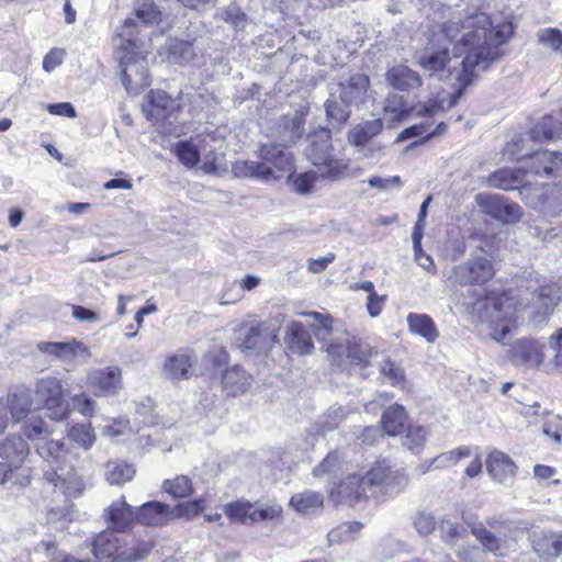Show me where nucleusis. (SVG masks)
<instances>
[{"mask_svg":"<svg viewBox=\"0 0 562 562\" xmlns=\"http://www.w3.org/2000/svg\"><path fill=\"white\" fill-rule=\"evenodd\" d=\"M4 406L3 413L10 414L13 423H21L30 414L33 405L31 391L25 386H18L10 391L5 398H0Z\"/></svg>","mask_w":562,"mask_h":562,"instance_id":"6ab92c4d","label":"nucleus"},{"mask_svg":"<svg viewBox=\"0 0 562 562\" xmlns=\"http://www.w3.org/2000/svg\"><path fill=\"white\" fill-rule=\"evenodd\" d=\"M176 155L188 168L196 166L200 160L198 148L190 142H179L176 146Z\"/></svg>","mask_w":562,"mask_h":562,"instance_id":"6e6d98bb","label":"nucleus"},{"mask_svg":"<svg viewBox=\"0 0 562 562\" xmlns=\"http://www.w3.org/2000/svg\"><path fill=\"white\" fill-rule=\"evenodd\" d=\"M347 412L340 405L330 406L325 414H323L318 422L317 426L319 431L325 434L327 431H331L336 429L340 423L346 418Z\"/></svg>","mask_w":562,"mask_h":562,"instance_id":"de8ad7c7","label":"nucleus"},{"mask_svg":"<svg viewBox=\"0 0 562 562\" xmlns=\"http://www.w3.org/2000/svg\"><path fill=\"white\" fill-rule=\"evenodd\" d=\"M29 452V445L21 436H8L0 445V458L4 460L2 464H11L19 468L24 462Z\"/></svg>","mask_w":562,"mask_h":562,"instance_id":"cd10ccee","label":"nucleus"},{"mask_svg":"<svg viewBox=\"0 0 562 562\" xmlns=\"http://www.w3.org/2000/svg\"><path fill=\"white\" fill-rule=\"evenodd\" d=\"M22 432L29 440L41 443L52 434V429L41 416H31L24 419Z\"/></svg>","mask_w":562,"mask_h":562,"instance_id":"a19ab883","label":"nucleus"},{"mask_svg":"<svg viewBox=\"0 0 562 562\" xmlns=\"http://www.w3.org/2000/svg\"><path fill=\"white\" fill-rule=\"evenodd\" d=\"M407 325L411 333L423 337L427 342H435L439 337L435 322L427 314L409 313L407 315Z\"/></svg>","mask_w":562,"mask_h":562,"instance_id":"473e14b6","label":"nucleus"},{"mask_svg":"<svg viewBox=\"0 0 562 562\" xmlns=\"http://www.w3.org/2000/svg\"><path fill=\"white\" fill-rule=\"evenodd\" d=\"M538 37L540 43L562 52V32L560 30L552 27L541 30Z\"/></svg>","mask_w":562,"mask_h":562,"instance_id":"774afa93","label":"nucleus"},{"mask_svg":"<svg viewBox=\"0 0 562 562\" xmlns=\"http://www.w3.org/2000/svg\"><path fill=\"white\" fill-rule=\"evenodd\" d=\"M38 350L53 356L63 362H69L77 358L88 360L91 357L90 348L76 338L70 341H47L38 344Z\"/></svg>","mask_w":562,"mask_h":562,"instance_id":"f3484780","label":"nucleus"},{"mask_svg":"<svg viewBox=\"0 0 562 562\" xmlns=\"http://www.w3.org/2000/svg\"><path fill=\"white\" fill-rule=\"evenodd\" d=\"M474 537L483 546V550L491 552L496 557H505L508 552V541L505 537H498L488 530L483 524L479 522L471 529Z\"/></svg>","mask_w":562,"mask_h":562,"instance_id":"c85d7f7f","label":"nucleus"},{"mask_svg":"<svg viewBox=\"0 0 562 562\" xmlns=\"http://www.w3.org/2000/svg\"><path fill=\"white\" fill-rule=\"evenodd\" d=\"M258 157L263 164L270 166L274 172H291L294 168L292 153L281 144L271 143L261 145L258 150Z\"/></svg>","mask_w":562,"mask_h":562,"instance_id":"aec40b11","label":"nucleus"},{"mask_svg":"<svg viewBox=\"0 0 562 562\" xmlns=\"http://www.w3.org/2000/svg\"><path fill=\"white\" fill-rule=\"evenodd\" d=\"M544 345L532 338L517 339L508 351L509 360L527 369L538 368L544 360Z\"/></svg>","mask_w":562,"mask_h":562,"instance_id":"f8f14e48","label":"nucleus"},{"mask_svg":"<svg viewBox=\"0 0 562 562\" xmlns=\"http://www.w3.org/2000/svg\"><path fill=\"white\" fill-rule=\"evenodd\" d=\"M76 409L86 417H92L95 413L97 403L87 393H79L72 397Z\"/></svg>","mask_w":562,"mask_h":562,"instance_id":"338daca9","label":"nucleus"},{"mask_svg":"<svg viewBox=\"0 0 562 562\" xmlns=\"http://www.w3.org/2000/svg\"><path fill=\"white\" fill-rule=\"evenodd\" d=\"M134 475V467L124 461H109L105 465V477L112 485H120L130 482Z\"/></svg>","mask_w":562,"mask_h":562,"instance_id":"79ce46f5","label":"nucleus"},{"mask_svg":"<svg viewBox=\"0 0 562 562\" xmlns=\"http://www.w3.org/2000/svg\"><path fill=\"white\" fill-rule=\"evenodd\" d=\"M134 12L136 18L144 24H155L161 20V12L150 0L137 1Z\"/></svg>","mask_w":562,"mask_h":562,"instance_id":"603ef678","label":"nucleus"},{"mask_svg":"<svg viewBox=\"0 0 562 562\" xmlns=\"http://www.w3.org/2000/svg\"><path fill=\"white\" fill-rule=\"evenodd\" d=\"M459 95L456 93L439 94L437 99L414 106L413 111L418 116H434L440 111L449 110L456 105Z\"/></svg>","mask_w":562,"mask_h":562,"instance_id":"58836bf2","label":"nucleus"},{"mask_svg":"<svg viewBox=\"0 0 562 562\" xmlns=\"http://www.w3.org/2000/svg\"><path fill=\"white\" fill-rule=\"evenodd\" d=\"M251 382V375L247 374L238 366L226 369L222 375L223 389L231 396H238L245 393L250 387Z\"/></svg>","mask_w":562,"mask_h":562,"instance_id":"c756f323","label":"nucleus"},{"mask_svg":"<svg viewBox=\"0 0 562 562\" xmlns=\"http://www.w3.org/2000/svg\"><path fill=\"white\" fill-rule=\"evenodd\" d=\"M486 469L491 477L498 483H507L516 474L514 461L506 453L498 450H494L488 454Z\"/></svg>","mask_w":562,"mask_h":562,"instance_id":"a878e982","label":"nucleus"},{"mask_svg":"<svg viewBox=\"0 0 562 562\" xmlns=\"http://www.w3.org/2000/svg\"><path fill=\"white\" fill-rule=\"evenodd\" d=\"M108 528L117 532H126L132 529L136 522V509L131 506L122 496L113 501L102 514Z\"/></svg>","mask_w":562,"mask_h":562,"instance_id":"dca6fc26","label":"nucleus"},{"mask_svg":"<svg viewBox=\"0 0 562 562\" xmlns=\"http://www.w3.org/2000/svg\"><path fill=\"white\" fill-rule=\"evenodd\" d=\"M36 452L47 469L43 477L67 497L81 495L85 483L72 465L68 464L71 447L64 440H45L35 445Z\"/></svg>","mask_w":562,"mask_h":562,"instance_id":"7ed1b4c3","label":"nucleus"},{"mask_svg":"<svg viewBox=\"0 0 562 562\" xmlns=\"http://www.w3.org/2000/svg\"><path fill=\"white\" fill-rule=\"evenodd\" d=\"M68 438L79 445L82 449H91L97 440L94 429L90 423L75 424L67 429Z\"/></svg>","mask_w":562,"mask_h":562,"instance_id":"c03bdc74","label":"nucleus"},{"mask_svg":"<svg viewBox=\"0 0 562 562\" xmlns=\"http://www.w3.org/2000/svg\"><path fill=\"white\" fill-rule=\"evenodd\" d=\"M195 361L189 352H178L166 360L165 372L170 379H186Z\"/></svg>","mask_w":562,"mask_h":562,"instance_id":"4c0bfd02","label":"nucleus"},{"mask_svg":"<svg viewBox=\"0 0 562 562\" xmlns=\"http://www.w3.org/2000/svg\"><path fill=\"white\" fill-rule=\"evenodd\" d=\"M552 122L553 121L551 117H543L540 121V123H538L537 125H535L531 128V131L529 133L530 138L536 143H544V142L553 140L555 137V133H554L553 128L551 127Z\"/></svg>","mask_w":562,"mask_h":562,"instance_id":"bf43d9fd","label":"nucleus"},{"mask_svg":"<svg viewBox=\"0 0 562 562\" xmlns=\"http://www.w3.org/2000/svg\"><path fill=\"white\" fill-rule=\"evenodd\" d=\"M370 85L369 77L364 74H353L348 80L339 82L334 89L339 94L340 99L351 105L362 103L366 99L367 91Z\"/></svg>","mask_w":562,"mask_h":562,"instance_id":"5701e85b","label":"nucleus"},{"mask_svg":"<svg viewBox=\"0 0 562 562\" xmlns=\"http://www.w3.org/2000/svg\"><path fill=\"white\" fill-rule=\"evenodd\" d=\"M162 488L176 498H184L192 494V482L187 475H179L173 480H166Z\"/></svg>","mask_w":562,"mask_h":562,"instance_id":"3c124183","label":"nucleus"},{"mask_svg":"<svg viewBox=\"0 0 562 562\" xmlns=\"http://www.w3.org/2000/svg\"><path fill=\"white\" fill-rule=\"evenodd\" d=\"M87 384L95 396L115 395L122 387V370L117 366L92 369L87 373Z\"/></svg>","mask_w":562,"mask_h":562,"instance_id":"9b49d317","label":"nucleus"},{"mask_svg":"<svg viewBox=\"0 0 562 562\" xmlns=\"http://www.w3.org/2000/svg\"><path fill=\"white\" fill-rule=\"evenodd\" d=\"M484 293V299L474 302L473 308L484 312V317L496 324L491 335L497 341H502L508 335L510 325L516 322L517 311L529 310L530 317L537 322L551 315L562 301V286L555 282L539 286L527 303L518 301L512 295V291L499 295L494 292Z\"/></svg>","mask_w":562,"mask_h":562,"instance_id":"f03ea898","label":"nucleus"},{"mask_svg":"<svg viewBox=\"0 0 562 562\" xmlns=\"http://www.w3.org/2000/svg\"><path fill=\"white\" fill-rule=\"evenodd\" d=\"M512 34V24L494 27L486 13L469 8L445 22L435 34L438 42L442 36L452 45V56L448 47H443L420 57L419 64L431 76L454 80L464 88L502 57L501 46Z\"/></svg>","mask_w":562,"mask_h":562,"instance_id":"f257e3e1","label":"nucleus"},{"mask_svg":"<svg viewBox=\"0 0 562 562\" xmlns=\"http://www.w3.org/2000/svg\"><path fill=\"white\" fill-rule=\"evenodd\" d=\"M232 172L237 178H251L262 181L281 178V176L274 173L270 166H267L262 161L236 160L232 165Z\"/></svg>","mask_w":562,"mask_h":562,"instance_id":"bb28decb","label":"nucleus"},{"mask_svg":"<svg viewBox=\"0 0 562 562\" xmlns=\"http://www.w3.org/2000/svg\"><path fill=\"white\" fill-rule=\"evenodd\" d=\"M383 111L387 114H392L394 121H402L408 115V110L404 102L403 97L393 93L390 94L384 102Z\"/></svg>","mask_w":562,"mask_h":562,"instance_id":"5fc2aeb1","label":"nucleus"},{"mask_svg":"<svg viewBox=\"0 0 562 562\" xmlns=\"http://www.w3.org/2000/svg\"><path fill=\"white\" fill-rule=\"evenodd\" d=\"M381 423L387 435L396 436L406 429L408 416L402 405L394 404L384 411L381 417Z\"/></svg>","mask_w":562,"mask_h":562,"instance_id":"72a5a7b5","label":"nucleus"},{"mask_svg":"<svg viewBox=\"0 0 562 562\" xmlns=\"http://www.w3.org/2000/svg\"><path fill=\"white\" fill-rule=\"evenodd\" d=\"M282 513L281 506L276 503L266 504L258 508H252L249 514V520L251 522H260L265 520H273L278 518Z\"/></svg>","mask_w":562,"mask_h":562,"instance_id":"680f3d73","label":"nucleus"},{"mask_svg":"<svg viewBox=\"0 0 562 562\" xmlns=\"http://www.w3.org/2000/svg\"><path fill=\"white\" fill-rule=\"evenodd\" d=\"M386 83L395 90L411 92L423 85L419 74L404 64H396L385 72Z\"/></svg>","mask_w":562,"mask_h":562,"instance_id":"412c9836","label":"nucleus"},{"mask_svg":"<svg viewBox=\"0 0 562 562\" xmlns=\"http://www.w3.org/2000/svg\"><path fill=\"white\" fill-rule=\"evenodd\" d=\"M30 470L19 465L0 464V485L25 486L30 482Z\"/></svg>","mask_w":562,"mask_h":562,"instance_id":"a18cd8bd","label":"nucleus"},{"mask_svg":"<svg viewBox=\"0 0 562 562\" xmlns=\"http://www.w3.org/2000/svg\"><path fill=\"white\" fill-rule=\"evenodd\" d=\"M406 428L407 431L403 440V446L418 453L426 441L428 430L418 425L407 426Z\"/></svg>","mask_w":562,"mask_h":562,"instance_id":"864d4df0","label":"nucleus"},{"mask_svg":"<svg viewBox=\"0 0 562 562\" xmlns=\"http://www.w3.org/2000/svg\"><path fill=\"white\" fill-rule=\"evenodd\" d=\"M280 327L272 322H261L251 326L245 334L241 348L260 353L268 351L278 340Z\"/></svg>","mask_w":562,"mask_h":562,"instance_id":"ddd939ff","label":"nucleus"},{"mask_svg":"<svg viewBox=\"0 0 562 562\" xmlns=\"http://www.w3.org/2000/svg\"><path fill=\"white\" fill-rule=\"evenodd\" d=\"M472 451L470 447H459L457 449L442 452L432 459L436 469H447L457 464L460 460L469 458Z\"/></svg>","mask_w":562,"mask_h":562,"instance_id":"8fccbe9b","label":"nucleus"},{"mask_svg":"<svg viewBox=\"0 0 562 562\" xmlns=\"http://www.w3.org/2000/svg\"><path fill=\"white\" fill-rule=\"evenodd\" d=\"M380 372L383 376L389 379L392 385H398L404 382L403 369L389 359L380 364Z\"/></svg>","mask_w":562,"mask_h":562,"instance_id":"0e129e2a","label":"nucleus"},{"mask_svg":"<svg viewBox=\"0 0 562 562\" xmlns=\"http://www.w3.org/2000/svg\"><path fill=\"white\" fill-rule=\"evenodd\" d=\"M369 498L381 499L398 494L407 484V477L400 470H392L386 461L375 462L362 475Z\"/></svg>","mask_w":562,"mask_h":562,"instance_id":"39448f33","label":"nucleus"},{"mask_svg":"<svg viewBox=\"0 0 562 562\" xmlns=\"http://www.w3.org/2000/svg\"><path fill=\"white\" fill-rule=\"evenodd\" d=\"M453 274L460 285H482L494 277L495 268L486 256L480 255L457 266Z\"/></svg>","mask_w":562,"mask_h":562,"instance_id":"0eeeda50","label":"nucleus"},{"mask_svg":"<svg viewBox=\"0 0 562 562\" xmlns=\"http://www.w3.org/2000/svg\"><path fill=\"white\" fill-rule=\"evenodd\" d=\"M516 159L525 160L527 172L548 178L562 176V153L538 150L529 156L519 155Z\"/></svg>","mask_w":562,"mask_h":562,"instance_id":"1a4fd4ad","label":"nucleus"},{"mask_svg":"<svg viewBox=\"0 0 562 562\" xmlns=\"http://www.w3.org/2000/svg\"><path fill=\"white\" fill-rule=\"evenodd\" d=\"M170 55L181 64L191 61L195 56L193 44L184 41H175L170 44Z\"/></svg>","mask_w":562,"mask_h":562,"instance_id":"052dcab7","label":"nucleus"},{"mask_svg":"<svg viewBox=\"0 0 562 562\" xmlns=\"http://www.w3.org/2000/svg\"><path fill=\"white\" fill-rule=\"evenodd\" d=\"M327 353L333 357L334 361H340L346 356L352 363L367 366L373 355H376L371 346L362 341H344L333 340L326 345Z\"/></svg>","mask_w":562,"mask_h":562,"instance_id":"2eb2a0df","label":"nucleus"},{"mask_svg":"<svg viewBox=\"0 0 562 562\" xmlns=\"http://www.w3.org/2000/svg\"><path fill=\"white\" fill-rule=\"evenodd\" d=\"M476 200L485 214L504 224H515L521 220L522 210L520 205L501 195L479 194Z\"/></svg>","mask_w":562,"mask_h":562,"instance_id":"9d476101","label":"nucleus"},{"mask_svg":"<svg viewBox=\"0 0 562 562\" xmlns=\"http://www.w3.org/2000/svg\"><path fill=\"white\" fill-rule=\"evenodd\" d=\"M221 18L227 23H232L235 27H243L246 22V14L236 3H231L221 12Z\"/></svg>","mask_w":562,"mask_h":562,"instance_id":"69168bd1","label":"nucleus"},{"mask_svg":"<svg viewBox=\"0 0 562 562\" xmlns=\"http://www.w3.org/2000/svg\"><path fill=\"white\" fill-rule=\"evenodd\" d=\"M277 131L279 137L289 144L295 143L304 133V119L301 114L283 115L278 120Z\"/></svg>","mask_w":562,"mask_h":562,"instance_id":"f704fd0d","label":"nucleus"},{"mask_svg":"<svg viewBox=\"0 0 562 562\" xmlns=\"http://www.w3.org/2000/svg\"><path fill=\"white\" fill-rule=\"evenodd\" d=\"M172 520V509L169 505L151 501L136 508V522L145 526H165Z\"/></svg>","mask_w":562,"mask_h":562,"instance_id":"b1692460","label":"nucleus"},{"mask_svg":"<svg viewBox=\"0 0 562 562\" xmlns=\"http://www.w3.org/2000/svg\"><path fill=\"white\" fill-rule=\"evenodd\" d=\"M362 475L352 474L344 479L330 491L331 497L338 502H348L353 505L361 501L369 499Z\"/></svg>","mask_w":562,"mask_h":562,"instance_id":"4be33fe9","label":"nucleus"},{"mask_svg":"<svg viewBox=\"0 0 562 562\" xmlns=\"http://www.w3.org/2000/svg\"><path fill=\"white\" fill-rule=\"evenodd\" d=\"M488 184L503 190H514L517 188V177L514 171L501 169L488 177Z\"/></svg>","mask_w":562,"mask_h":562,"instance_id":"4d7b16f0","label":"nucleus"},{"mask_svg":"<svg viewBox=\"0 0 562 562\" xmlns=\"http://www.w3.org/2000/svg\"><path fill=\"white\" fill-rule=\"evenodd\" d=\"M300 316L312 317L314 319L313 323L310 324V327L313 330L315 338L318 341H327L328 337L333 333V317L329 314H322L318 312H300Z\"/></svg>","mask_w":562,"mask_h":562,"instance_id":"37998d69","label":"nucleus"},{"mask_svg":"<svg viewBox=\"0 0 562 562\" xmlns=\"http://www.w3.org/2000/svg\"><path fill=\"white\" fill-rule=\"evenodd\" d=\"M117 531L106 528L94 537L92 542V551L97 559H105L110 557L119 555V551L122 547L121 538L117 536Z\"/></svg>","mask_w":562,"mask_h":562,"instance_id":"7c9ffc66","label":"nucleus"},{"mask_svg":"<svg viewBox=\"0 0 562 562\" xmlns=\"http://www.w3.org/2000/svg\"><path fill=\"white\" fill-rule=\"evenodd\" d=\"M177 109V101L162 90L150 91L147 102L143 104V112L147 119L157 124L160 122H176L175 112Z\"/></svg>","mask_w":562,"mask_h":562,"instance_id":"4468645a","label":"nucleus"},{"mask_svg":"<svg viewBox=\"0 0 562 562\" xmlns=\"http://www.w3.org/2000/svg\"><path fill=\"white\" fill-rule=\"evenodd\" d=\"M254 504L249 501L239 499L224 505V513L234 524H246Z\"/></svg>","mask_w":562,"mask_h":562,"instance_id":"09e8293b","label":"nucleus"},{"mask_svg":"<svg viewBox=\"0 0 562 562\" xmlns=\"http://www.w3.org/2000/svg\"><path fill=\"white\" fill-rule=\"evenodd\" d=\"M554 192L551 187L524 188L520 194L527 205L540 212L548 213L551 211V200L553 199Z\"/></svg>","mask_w":562,"mask_h":562,"instance_id":"e433bc0d","label":"nucleus"},{"mask_svg":"<svg viewBox=\"0 0 562 562\" xmlns=\"http://www.w3.org/2000/svg\"><path fill=\"white\" fill-rule=\"evenodd\" d=\"M528 539L533 552L543 562H552L562 554V532L532 528Z\"/></svg>","mask_w":562,"mask_h":562,"instance_id":"6e6552de","label":"nucleus"},{"mask_svg":"<svg viewBox=\"0 0 562 562\" xmlns=\"http://www.w3.org/2000/svg\"><path fill=\"white\" fill-rule=\"evenodd\" d=\"M122 82L130 93H138L150 85L147 60L138 58L133 61L122 58Z\"/></svg>","mask_w":562,"mask_h":562,"instance_id":"a211bd4d","label":"nucleus"},{"mask_svg":"<svg viewBox=\"0 0 562 562\" xmlns=\"http://www.w3.org/2000/svg\"><path fill=\"white\" fill-rule=\"evenodd\" d=\"M341 463L339 460V456L336 452L328 453L324 460L313 470V475L315 477H331L337 473L340 469Z\"/></svg>","mask_w":562,"mask_h":562,"instance_id":"13d9d810","label":"nucleus"},{"mask_svg":"<svg viewBox=\"0 0 562 562\" xmlns=\"http://www.w3.org/2000/svg\"><path fill=\"white\" fill-rule=\"evenodd\" d=\"M290 504L302 514H308L312 510L323 506V495L314 491H305L291 497Z\"/></svg>","mask_w":562,"mask_h":562,"instance_id":"49530a36","label":"nucleus"},{"mask_svg":"<svg viewBox=\"0 0 562 562\" xmlns=\"http://www.w3.org/2000/svg\"><path fill=\"white\" fill-rule=\"evenodd\" d=\"M351 106L350 103L345 102V100L340 99L339 94L333 90L325 103L326 116L334 124H344L350 117Z\"/></svg>","mask_w":562,"mask_h":562,"instance_id":"ea45409f","label":"nucleus"},{"mask_svg":"<svg viewBox=\"0 0 562 562\" xmlns=\"http://www.w3.org/2000/svg\"><path fill=\"white\" fill-rule=\"evenodd\" d=\"M284 342L290 351L303 356L314 351V342L311 334L300 322H291L286 326Z\"/></svg>","mask_w":562,"mask_h":562,"instance_id":"393cba45","label":"nucleus"},{"mask_svg":"<svg viewBox=\"0 0 562 562\" xmlns=\"http://www.w3.org/2000/svg\"><path fill=\"white\" fill-rule=\"evenodd\" d=\"M438 530L441 539L448 544H453L461 537V533L464 532V529L461 526L453 524L450 520H441L438 526Z\"/></svg>","mask_w":562,"mask_h":562,"instance_id":"e2e57ef3","label":"nucleus"},{"mask_svg":"<svg viewBox=\"0 0 562 562\" xmlns=\"http://www.w3.org/2000/svg\"><path fill=\"white\" fill-rule=\"evenodd\" d=\"M382 128L383 122L381 119L364 121L349 131L348 140L357 147L364 146L369 144V142L376 136Z\"/></svg>","mask_w":562,"mask_h":562,"instance_id":"c9c22d12","label":"nucleus"},{"mask_svg":"<svg viewBox=\"0 0 562 562\" xmlns=\"http://www.w3.org/2000/svg\"><path fill=\"white\" fill-rule=\"evenodd\" d=\"M307 140L305 155L314 166L324 168L323 178L338 181L347 177L349 159L333 155L331 132L328 128H318L308 135Z\"/></svg>","mask_w":562,"mask_h":562,"instance_id":"20e7f679","label":"nucleus"},{"mask_svg":"<svg viewBox=\"0 0 562 562\" xmlns=\"http://www.w3.org/2000/svg\"><path fill=\"white\" fill-rule=\"evenodd\" d=\"M36 400L48 412V418L64 422L70 416L69 403L64 398L61 381L55 376H44L35 383Z\"/></svg>","mask_w":562,"mask_h":562,"instance_id":"423d86ee","label":"nucleus"},{"mask_svg":"<svg viewBox=\"0 0 562 562\" xmlns=\"http://www.w3.org/2000/svg\"><path fill=\"white\" fill-rule=\"evenodd\" d=\"M154 548V543L149 540L131 538L124 541L119 555L114 560L120 562H139L147 558Z\"/></svg>","mask_w":562,"mask_h":562,"instance_id":"2f4dec72","label":"nucleus"}]
</instances>
